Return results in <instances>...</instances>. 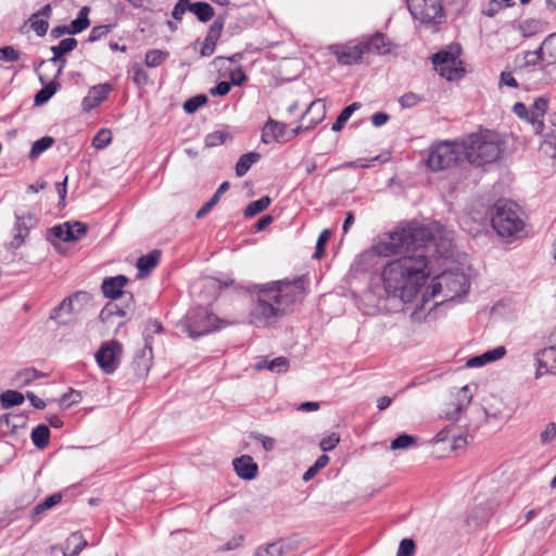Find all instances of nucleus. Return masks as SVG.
Returning a JSON list of instances; mask_svg holds the SVG:
<instances>
[{"mask_svg": "<svg viewBox=\"0 0 556 556\" xmlns=\"http://www.w3.org/2000/svg\"><path fill=\"white\" fill-rule=\"evenodd\" d=\"M433 239L428 226L407 222L371 247V253L377 256L403 254L382 267V290L378 292L380 298H394L403 303L413 302L430 276L428 248Z\"/></svg>", "mask_w": 556, "mask_h": 556, "instance_id": "f257e3e1", "label": "nucleus"}, {"mask_svg": "<svg viewBox=\"0 0 556 556\" xmlns=\"http://www.w3.org/2000/svg\"><path fill=\"white\" fill-rule=\"evenodd\" d=\"M257 300L250 311L251 324L263 327L273 318L286 314L287 309L304 296V280H278L256 285Z\"/></svg>", "mask_w": 556, "mask_h": 556, "instance_id": "f03ea898", "label": "nucleus"}, {"mask_svg": "<svg viewBox=\"0 0 556 556\" xmlns=\"http://www.w3.org/2000/svg\"><path fill=\"white\" fill-rule=\"evenodd\" d=\"M469 289V278L462 269L444 270L432 279L431 285L413 311L412 317L419 320L444 302L462 300L468 294Z\"/></svg>", "mask_w": 556, "mask_h": 556, "instance_id": "7ed1b4c3", "label": "nucleus"}, {"mask_svg": "<svg viewBox=\"0 0 556 556\" xmlns=\"http://www.w3.org/2000/svg\"><path fill=\"white\" fill-rule=\"evenodd\" d=\"M491 224L498 236L514 237L525 227L522 211L517 203L501 199L493 206Z\"/></svg>", "mask_w": 556, "mask_h": 556, "instance_id": "20e7f679", "label": "nucleus"}, {"mask_svg": "<svg viewBox=\"0 0 556 556\" xmlns=\"http://www.w3.org/2000/svg\"><path fill=\"white\" fill-rule=\"evenodd\" d=\"M463 157V141H440L427 150V165L433 172L444 170L455 166Z\"/></svg>", "mask_w": 556, "mask_h": 556, "instance_id": "39448f33", "label": "nucleus"}, {"mask_svg": "<svg viewBox=\"0 0 556 556\" xmlns=\"http://www.w3.org/2000/svg\"><path fill=\"white\" fill-rule=\"evenodd\" d=\"M224 321L204 307H193L181 320L182 330L192 339H198L222 328Z\"/></svg>", "mask_w": 556, "mask_h": 556, "instance_id": "423d86ee", "label": "nucleus"}, {"mask_svg": "<svg viewBox=\"0 0 556 556\" xmlns=\"http://www.w3.org/2000/svg\"><path fill=\"white\" fill-rule=\"evenodd\" d=\"M463 144L465 159L477 166L495 162L502 153L498 143L488 141L478 134L469 135Z\"/></svg>", "mask_w": 556, "mask_h": 556, "instance_id": "0eeeda50", "label": "nucleus"}, {"mask_svg": "<svg viewBox=\"0 0 556 556\" xmlns=\"http://www.w3.org/2000/svg\"><path fill=\"white\" fill-rule=\"evenodd\" d=\"M460 48L450 47L448 50H441L432 55V64L439 75L446 80H457L463 77L465 68L459 59Z\"/></svg>", "mask_w": 556, "mask_h": 556, "instance_id": "6e6552de", "label": "nucleus"}, {"mask_svg": "<svg viewBox=\"0 0 556 556\" xmlns=\"http://www.w3.org/2000/svg\"><path fill=\"white\" fill-rule=\"evenodd\" d=\"M412 16L422 24H440L444 18L442 0H405Z\"/></svg>", "mask_w": 556, "mask_h": 556, "instance_id": "1a4fd4ad", "label": "nucleus"}, {"mask_svg": "<svg viewBox=\"0 0 556 556\" xmlns=\"http://www.w3.org/2000/svg\"><path fill=\"white\" fill-rule=\"evenodd\" d=\"M122 352V344L118 341L105 342L96 353V362L104 374L112 375L119 365Z\"/></svg>", "mask_w": 556, "mask_h": 556, "instance_id": "9d476101", "label": "nucleus"}, {"mask_svg": "<svg viewBox=\"0 0 556 556\" xmlns=\"http://www.w3.org/2000/svg\"><path fill=\"white\" fill-rule=\"evenodd\" d=\"M329 51L337 58L339 64L353 65L362 62L366 47L362 45V41H350L344 45H331Z\"/></svg>", "mask_w": 556, "mask_h": 556, "instance_id": "9b49d317", "label": "nucleus"}, {"mask_svg": "<svg viewBox=\"0 0 556 556\" xmlns=\"http://www.w3.org/2000/svg\"><path fill=\"white\" fill-rule=\"evenodd\" d=\"M47 62L41 60L38 65L35 67V72L38 74V78L42 84V88L35 94L34 103L37 106L43 105L47 103L60 89L61 85L58 81V78L62 75L63 68L65 66V61H62V64L58 67L56 73L53 79L48 80V77L41 73H39V67L45 65Z\"/></svg>", "mask_w": 556, "mask_h": 556, "instance_id": "f8f14e48", "label": "nucleus"}, {"mask_svg": "<svg viewBox=\"0 0 556 556\" xmlns=\"http://www.w3.org/2000/svg\"><path fill=\"white\" fill-rule=\"evenodd\" d=\"M88 227L81 222H65L60 225H55L50 229V232L55 238L64 241L72 242L79 240L87 233Z\"/></svg>", "mask_w": 556, "mask_h": 556, "instance_id": "ddd939ff", "label": "nucleus"}, {"mask_svg": "<svg viewBox=\"0 0 556 556\" xmlns=\"http://www.w3.org/2000/svg\"><path fill=\"white\" fill-rule=\"evenodd\" d=\"M15 218L16 220L13 227L14 236L10 245L13 249H18L24 244L25 239L29 235V230L35 227L36 217L33 214L27 213L23 215L15 214Z\"/></svg>", "mask_w": 556, "mask_h": 556, "instance_id": "4468645a", "label": "nucleus"}, {"mask_svg": "<svg viewBox=\"0 0 556 556\" xmlns=\"http://www.w3.org/2000/svg\"><path fill=\"white\" fill-rule=\"evenodd\" d=\"M534 358L538 365L535 371L536 379L545 374L556 375V346L540 350Z\"/></svg>", "mask_w": 556, "mask_h": 556, "instance_id": "2eb2a0df", "label": "nucleus"}, {"mask_svg": "<svg viewBox=\"0 0 556 556\" xmlns=\"http://www.w3.org/2000/svg\"><path fill=\"white\" fill-rule=\"evenodd\" d=\"M113 90V86L110 83L96 85L88 90L87 96L83 99L81 106L85 112H89L92 109L99 106Z\"/></svg>", "mask_w": 556, "mask_h": 556, "instance_id": "dca6fc26", "label": "nucleus"}, {"mask_svg": "<svg viewBox=\"0 0 556 556\" xmlns=\"http://www.w3.org/2000/svg\"><path fill=\"white\" fill-rule=\"evenodd\" d=\"M224 17L218 16L210 26L208 31L203 41L202 48L200 50V55L203 58L211 56L216 49V45L219 40L220 34L224 28Z\"/></svg>", "mask_w": 556, "mask_h": 556, "instance_id": "f3484780", "label": "nucleus"}, {"mask_svg": "<svg viewBox=\"0 0 556 556\" xmlns=\"http://www.w3.org/2000/svg\"><path fill=\"white\" fill-rule=\"evenodd\" d=\"M52 13V8L48 3L43 5L39 11L33 13L28 18L30 28L36 33L37 36L42 37L47 34L49 28V18Z\"/></svg>", "mask_w": 556, "mask_h": 556, "instance_id": "a211bd4d", "label": "nucleus"}, {"mask_svg": "<svg viewBox=\"0 0 556 556\" xmlns=\"http://www.w3.org/2000/svg\"><path fill=\"white\" fill-rule=\"evenodd\" d=\"M472 394L470 392V387L467 384L460 388L453 407L445 412V418L452 421H457L462 412L470 404Z\"/></svg>", "mask_w": 556, "mask_h": 556, "instance_id": "6ab92c4d", "label": "nucleus"}, {"mask_svg": "<svg viewBox=\"0 0 556 556\" xmlns=\"http://www.w3.org/2000/svg\"><path fill=\"white\" fill-rule=\"evenodd\" d=\"M127 282L128 278L124 275L104 278L101 285L103 295L112 300L121 298L123 295V289Z\"/></svg>", "mask_w": 556, "mask_h": 556, "instance_id": "aec40b11", "label": "nucleus"}, {"mask_svg": "<svg viewBox=\"0 0 556 556\" xmlns=\"http://www.w3.org/2000/svg\"><path fill=\"white\" fill-rule=\"evenodd\" d=\"M292 551V543L288 540H278L273 543L260 545L253 556H288Z\"/></svg>", "mask_w": 556, "mask_h": 556, "instance_id": "412c9836", "label": "nucleus"}, {"mask_svg": "<svg viewBox=\"0 0 556 556\" xmlns=\"http://www.w3.org/2000/svg\"><path fill=\"white\" fill-rule=\"evenodd\" d=\"M236 473L243 480H252L257 476L258 466L250 455H242L232 462Z\"/></svg>", "mask_w": 556, "mask_h": 556, "instance_id": "4be33fe9", "label": "nucleus"}, {"mask_svg": "<svg viewBox=\"0 0 556 556\" xmlns=\"http://www.w3.org/2000/svg\"><path fill=\"white\" fill-rule=\"evenodd\" d=\"M548 108V100L540 97L535 99L531 110V125L533 131L538 135H544L545 125L543 123V116Z\"/></svg>", "mask_w": 556, "mask_h": 556, "instance_id": "5701e85b", "label": "nucleus"}, {"mask_svg": "<svg viewBox=\"0 0 556 556\" xmlns=\"http://www.w3.org/2000/svg\"><path fill=\"white\" fill-rule=\"evenodd\" d=\"M161 251L152 250L148 254L140 256L137 260V269L138 277L143 278L148 276L160 263L161 261Z\"/></svg>", "mask_w": 556, "mask_h": 556, "instance_id": "b1692460", "label": "nucleus"}, {"mask_svg": "<svg viewBox=\"0 0 556 556\" xmlns=\"http://www.w3.org/2000/svg\"><path fill=\"white\" fill-rule=\"evenodd\" d=\"M362 45L366 47V53L375 52L377 54H387L390 52V42L382 33H376L368 37L362 41Z\"/></svg>", "mask_w": 556, "mask_h": 556, "instance_id": "393cba45", "label": "nucleus"}, {"mask_svg": "<svg viewBox=\"0 0 556 556\" xmlns=\"http://www.w3.org/2000/svg\"><path fill=\"white\" fill-rule=\"evenodd\" d=\"M26 426V418L22 415H2L0 417V433L5 435L9 433L17 434L18 429Z\"/></svg>", "mask_w": 556, "mask_h": 556, "instance_id": "a878e982", "label": "nucleus"}, {"mask_svg": "<svg viewBox=\"0 0 556 556\" xmlns=\"http://www.w3.org/2000/svg\"><path fill=\"white\" fill-rule=\"evenodd\" d=\"M286 125L269 118L262 129V141L266 144L278 141L285 134Z\"/></svg>", "mask_w": 556, "mask_h": 556, "instance_id": "bb28decb", "label": "nucleus"}, {"mask_svg": "<svg viewBox=\"0 0 556 556\" xmlns=\"http://www.w3.org/2000/svg\"><path fill=\"white\" fill-rule=\"evenodd\" d=\"M255 369L261 371L264 369H268L275 374H282L288 371L289 369V361L286 357L279 356L271 361L266 357H261L256 364L254 365Z\"/></svg>", "mask_w": 556, "mask_h": 556, "instance_id": "cd10ccee", "label": "nucleus"}, {"mask_svg": "<svg viewBox=\"0 0 556 556\" xmlns=\"http://www.w3.org/2000/svg\"><path fill=\"white\" fill-rule=\"evenodd\" d=\"M78 41L72 37L61 40L59 45L51 47L53 56L49 60V62L53 64H59L60 66L63 61L62 56L76 49Z\"/></svg>", "mask_w": 556, "mask_h": 556, "instance_id": "c85d7f7f", "label": "nucleus"}, {"mask_svg": "<svg viewBox=\"0 0 556 556\" xmlns=\"http://www.w3.org/2000/svg\"><path fill=\"white\" fill-rule=\"evenodd\" d=\"M87 545L79 532H73L65 541L63 556H78Z\"/></svg>", "mask_w": 556, "mask_h": 556, "instance_id": "c756f323", "label": "nucleus"}, {"mask_svg": "<svg viewBox=\"0 0 556 556\" xmlns=\"http://www.w3.org/2000/svg\"><path fill=\"white\" fill-rule=\"evenodd\" d=\"M307 114L312 115V119H311L309 124L305 127L306 130L315 127L317 124H319L325 118V116H326L325 100L324 99L314 100L307 108L303 117Z\"/></svg>", "mask_w": 556, "mask_h": 556, "instance_id": "7c9ffc66", "label": "nucleus"}, {"mask_svg": "<svg viewBox=\"0 0 556 556\" xmlns=\"http://www.w3.org/2000/svg\"><path fill=\"white\" fill-rule=\"evenodd\" d=\"M61 500L62 495L60 493H53L46 497L42 502L38 503L31 511L33 521H38L47 510L59 504Z\"/></svg>", "mask_w": 556, "mask_h": 556, "instance_id": "2f4dec72", "label": "nucleus"}, {"mask_svg": "<svg viewBox=\"0 0 556 556\" xmlns=\"http://www.w3.org/2000/svg\"><path fill=\"white\" fill-rule=\"evenodd\" d=\"M188 11L193 13L202 23H206L214 16V9L207 2H193L188 4Z\"/></svg>", "mask_w": 556, "mask_h": 556, "instance_id": "473e14b6", "label": "nucleus"}, {"mask_svg": "<svg viewBox=\"0 0 556 556\" xmlns=\"http://www.w3.org/2000/svg\"><path fill=\"white\" fill-rule=\"evenodd\" d=\"M89 12H90V8L87 5L83 7L79 10L76 18L73 20L72 23L68 25V27L71 29V35L79 34L89 27V25H90V21L88 17Z\"/></svg>", "mask_w": 556, "mask_h": 556, "instance_id": "72a5a7b5", "label": "nucleus"}, {"mask_svg": "<svg viewBox=\"0 0 556 556\" xmlns=\"http://www.w3.org/2000/svg\"><path fill=\"white\" fill-rule=\"evenodd\" d=\"M261 157V154L257 152H249L245 154H242L237 164H236V175L238 177L244 176L251 166L255 164Z\"/></svg>", "mask_w": 556, "mask_h": 556, "instance_id": "f704fd0d", "label": "nucleus"}, {"mask_svg": "<svg viewBox=\"0 0 556 556\" xmlns=\"http://www.w3.org/2000/svg\"><path fill=\"white\" fill-rule=\"evenodd\" d=\"M41 377H43V374L37 371L35 368H25L15 374L13 383L16 387L23 388Z\"/></svg>", "mask_w": 556, "mask_h": 556, "instance_id": "c9c22d12", "label": "nucleus"}, {"mask_svg": "<svg viewBox=\"0 0 556 556\" xmlns=\"http://www.w3.org/2000/svg\"><path fill=\"white\" fill-rule=\"evenodd\" d=\"M30 438H31L33 444L37 448H40V450L45 448L48 445L49 439H50L49 427L43 424L38 425L36 428L33 429Z\"/></svg>", "mask_w": 556, "mask_h": 556, "instance_id": "e433bc0d", "label": "nucleus"}, {"mask_svg": "<svg viewBox=\"0 0 556 556\" xmlns=\"http://www.w3.org/2000/svg\"><path fill=\"white\" fill-rule=\"evenodd\" d=\"M271 203V199L268 195H264L255 201H252L248 206L244 208L243 214L244 217L250 218L258 213L264 212Z\"/></svg>", "mask_w": 556, "mask_h": 556, "instance_id": "4c0bfd02", "label": "nucleus"}, {"mask_svg": "<svg viewBox=\"0 0 556 556\" xmlns=\"http://www.w3.org/2000/svg\"><path fill=\"white\" fill-rule=\"evenodd\" d=\"M24 400L25 396L15 390H7L0 394V404L4 409L21 405Z\"/></svg>", "mask_w": 556, "mask_h": 556, "instance_id": "58836bf2", "label": "nucleus"}, {"mask_svg": "<svg viewBox=\"0 0 556 556\" xmlns=\"http://www.w3.org/2000/svg\"><path fill=\"white\" fill-rule=\"evenodd\" d=\"M536 54L544 60L545 55L556 60V33L547 36L538 49Z\"/></svg>", "mask_w": 556, "mask_h": 556, "instance_id": "ea45409f", "label": "nucleus"}, {"mask_svg": "<svg viewBox=\"0 0 556 556\" xmlns=\"http://www.w3.org/2000/svg\"><path fill=\"white\" fill-rule=\"evenodd\" d=\"M536 54L544 60L545 55L556 60V33L547 36L538 49Z\"/></svg>", "mask_w": 556, "mask_h": 556, "instance_id": "a19ab883", "label": "nucleus"}, {"mask_svg": "<svg viewBox=\"0 0 556 556\" xmlns=\"http://www.w3.org/2000/svg\"><path fill=\"white\" fill-rule=\"evenodd\" d=\"M359 108L361 103L358 102H353L352 104L345 106L338 115L336 122L332 124L331 129L333 131H340L344 127L345 123L349 121L351 115Z\"/></svg>", "mask_w": 556, "mask_h": 556, "instance_id": "79ce46f5", "label": "nucleus"}, {"mask_svg": "<svg viewBox=\"0 0 556 556\" xmlns=\"http://www.w3.org/2000/svg\"><path fill=\"white\" fill-rule=\"evenodd\" d=\"M54 143V139L50 136H45L38 140H36L30 149L29 159L36 160L38 159L46 150L51 148Z\"/></svg>", "mask_w": 556, "mask_h": 556, "instance_id": "37998d69", "label": "nucleus"}, {"mask_svg": "<svg viewBox=\"0 0 556 556\" xmlns=\"http://www.w3.org/2000/svg\"><path fill=\"white\" fill-rule=\"evenodd\" d=\"M167 56L168 52L160 49H152L147 51L144 56V64L148 67H157L165 61Z\"/></svg>", "mask_w": 556, "mask_h": 556, "instance_id": "c03bdc74", "label": "nucleus"}, {"mask_svg": "<svg viewBox=\"0 0 556 556\" xmlns=\"http://www.w3.org/2000/svg\"><path fill=\"white\" fill-rule=\"evenodd\" d=\"M231 136L229 132L224 130H216L208 135H206L204 142L207 148H214L220 144H224L227 139H230Z\"/></svg>", "mask_w": 556, "mask_h": 556, "instance_id": "a18cd8bd", "label": "nucleus"}, {"mask_svg": "<svg viewBox=\"0 0 556 556\" xmlns=\"http://www.w3.org/2000/svg\"><path fill=\"white\" fill-rule=\"evenodd\" d=\"M416 443H417V440L415 437L407 434V433H402L391 442L390 448L391 450H406L410 446L416 445Z\"/></svg>", "mask_w": 556, "mask_h": 556, "instance_id": "49530a36", "label": "nucleus"}, {"mask_svg": "<svg viewBox=\"0 0 556 556\" xmlns=\"http://www.w3.org/2000/svg\"><path fill=\"white\" fill-rule=\"evenodd\" d=\"M329 463V457L326 454L320 455L316 462L304 472L303 480H311L320 469L325 468Z\"/></svg>", "mask_w": 556, "mask_h": 556, "instance_id": "de8ad7c7", "label": "nucleus"}, {"mask_svg": "<svg viewBox=\"0 0 556 556\" xmlns=\"http://www.w3.org/2000/svg\"><path fill=\"white\" fill-rule=\"evenodd\" d=\"M207 102V97L205 94H197L194 97L189 98L184 103V110L191 114L197 112L202 105Z\"/></svg>", "mask_w": 556, "mask_h": 556, "instance_id": "09e8293b", "label": "nucleus"}, {"mask_svg": "<svg viewBox=\"0 0 556 556\" xmlns=\"http://www.w3.org/2000/svg\"><path fill=\"white\" fill-rule=\"evenodd\" d=\"M163 326L159 320H149L143 330V337L146 341V348L151 349L150 339L154 333H161Z\"/></svg>", "mask_w": 556, "mask_h": 556, "instance_id": "8fccbe9b", "label": "nucleus"}, {"mask_svg": "<svg viewBox=\"0 0 556 556\" xmlns=\"http://www.w3.org/2000/svg\"><path fill=\"white\" fill-rule=\"evenodd\" d=\"M132 81L137 87H142L148 84L149 76L139 63L131 65Z\"/></svg>", "mask_w": 556, "mask_h": 556, "instance_id": "3c124183", "label": "nucleus"}, {"mask_svg": "<svg viewBox=\"0 0 556 556\" xmlns=\"http://www.w3.org/2000/svg\"><path fill=\"white\" fill-rule=\"evenodd\" d=\"M76 298H78V293L64 299L55 308H53L51 313V318H58L60 313L62 312L71 314L73 312V300Z\"/></svg>", "mask_w": 556, "mask_h": 556, "instance_id": "603ef678", "label": "nucleus"}, {"mask_svg": "<svg viewBox=\"0 0 556 556\" xmlns=\"http://www.w3.org/2000/svg\"><path fill=\"white\" fill-rule=\"evenodd\" d=\"M113 25L111 24L94 26L91 28L89 33L88 41L94 42L97 40H100L101 38L105 37L109 33H111Z\"/></svg>", "mask_w": 556, "mask_h": 556, "instance_id": "864d4df0", "label": "nucleus"}, {"mask_svg": "<svg viewBox=\"0 0 556 556\" xmlns=\"http://www.w3.org/2000/svg\"><path fill=\"white\" fill-rule=\"evenodd\" d=\"M421 101L422 97L414 92H406L399 99V103L403 109H412Z\"/></svg>", "mask_w": 556, "mask_h": 556, "instance_id": "5fc2aeb1", "label": "nucleus"}, {"mask_svg": "<svg viewBox=\"0 0 556 556\" xmlns=\"http://www.w3.org/2000/svg\"><path fill=\"white\" fill-rule=\"evenodd\" d=\"M330 236H331V231L329 229H325L320 232L317 243H316L315 252L313 254L314 258L318 260L324 255L325 245L328 242Z\"/></svg>", "mask_w": 556, "mask_h": 556, "instance_id": "6e6d98bb", "label": "nucleus"}, {"mask_svg": "<svg viewBox=\"0 0 556 556\" xmlns=\"http://www.w3.org/2000/svg\"><path fill=\"white\" fill-rule=\"evenodd\" d=\"M339 442L340 437L337 433H331L320 440L319 447L323 452H330L336 448Z\"/></svg>", "mask_w": 556, "mask_h": 556, "instance_id": "4d7b16f0", "label": "nucleus"}, {"mask_svg": "<svg viewBox=\"0 0 556 556\" xmlns=\"http://www.w3.org/2000/svg\"><path fill=\"white\" fill-rule=\"evenodd\" d=\"M20 59V52L11 46L0 48V60L4 62H15Z\"/></svg>", "mask_w": 556, "mask_h": 556, "instance_id": "13d9d810", "label": "nucleus"}, {"mask_svg": "<svg viewBox=\"0 0 556 556\" xmlns=\"http://www.w3.org/2000/svg\"><path fill=\"white\" fill-rule=\"evenodd\" d=\"M415 552V543L412 539H403L400 542L396 556H413Z\"/></svg>", "mask_w": 556, "mask_h": 556, "instance_id": "bf43d9fd", "label": "nucleus"}, {"mask_svg": "<svg viewBox=\"0 0 556 556\" xmlns=\"http://www.w3.org/2000/svg\"><path fill=\"white\" fill-rule=\"evenodd\" d=\"M556 438V424L548 422L545 429L540 434V440L543 444L551 443Z\"/></svg>", "mask_w": 556, "mask_h": 556, "instance_id": "052dcab7", "label": "nucleus"}, {"mask_svg": "<svg viewBox=\"0 0 556 556\" xmlns=\"http://www.w3.org/2000/svg\"><path fill=\"white\" fill-rule=\"evenodd\" d=\"M489 516H490L489 511H486L482 508L476 507L471 511L468 522L475 521L476 525H480V523L485 522L489 519Z\"/></svg>", "mask_w": 556, "mask_h": 556, "instance_id": "680f3d73", "label": "nucleus"}, {"mask_svg": "<svg viewBox=\"0 0 556 556\" xmlns=\"http://www.w3.org/2000/svg\"><path fill=\"white\" fill-rule=\"evenodd\" d=\"M111 141V132L109 130H101L93 139L92 144L97 149H103Z\"/></svg>", "mask_w": 556, "mask_h": 556, "instance_id": "e2e57ef3", "label": "nucleus"}, {"mask_svg": "<svg viewBox=\"0 0 556 556\" xmlns=\"http://www.w3.org/2000/svg\"><path fill=\"white\" fill-rule=\"evenodd\" d=\"M513 112L520 118L531 124V111L522 102H517L513 106Z\"/></svg>", "mask_w": 556, "mask_h": 556, "instance_id": "0e129e2a", "label": "nucleus"}, {"mask_svg": "<svg viewBox=\"0 0 556 556\" xmlns=\"http://www.w3.org/2000/svg\"><path fill=\"white\" fill-rule=\"evenodd\" d=\"M125 314L126 313L124 309L117 307L116 305L109 304L102 309L100 317L102 318V320H108L110 316L117 315L124 317Z\"/></svg>", "mask_w": 556, "mask_h": 556, "instance_id": "69168bd1", "label": "nucleus"}, {"mask_svg": "<svg viewBox=\"0 0 556 556\" xmlns=\"http://www.w3.org/2000/svg\"><path fill=\"white\" fill-rule=\"evenodd\" d=\"M248 80V76L241 67H238L230 72V84L235 86H241Z\"/></svg>", "mask_w": 556, "mask_h": 556, "instance_id": "338daca9", "label": "nucleus"}, {"mask_svg": "<svg viewBox=\"0 0 556 556\" xmlns=\"http://www.w3.org/2000/svg\"><path fill=\"white\" fill-rule=\"evenodd\" d=\"M231 89V84L228 81H219L215 87L210 90L212 96H226Z\"/></svg>", "mask_w": 556, "mask_h": 556, "instance_id": "774afa93", "label": "nucleus"}]
</instances>
